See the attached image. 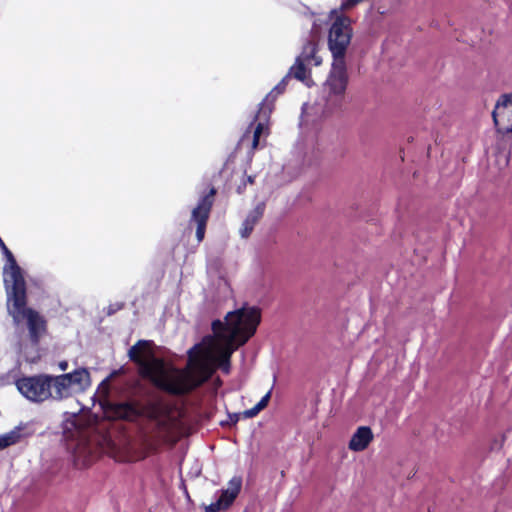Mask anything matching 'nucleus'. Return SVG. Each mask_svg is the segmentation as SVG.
Masks as SVG:
<instances>
[{
  "label": "nucleus",
  "instance_id": "obj_1",
  "mask_svg": "<svg viewBox=\"0 0 512 512\" xmlns=\"http://www.w3.org/2000/svg\"><path fill=\"white\" fill-rule=\"evenodd\" d=\"M260 310L255 306H243L227 313L225 322H212L213 336L204 339L188 350L189 365L193 369L207 370L210 374L219 368L225 374L230 372V358L238 347L254 335L260 323Z\"/></svg>",
  "mask_w": 512,
  "mask_h": 512
},
{
  "label": "nucleus",
  "instance_id": "obj_2",
  "mask_svg": "<svg viewBox=\"0 0 512 512\" xmlns=\"http://www.w3.org/2000/svg\"><path fill=\"white\" fill-rule=\"evenodd\" d=\"M351 20L346 16H336L328 34V47L332 54L331 71L323 84L321 97L324 108L331 112L338 108L348 83L346 52L351 43Z\"/></svg>",
  "mask_w": 512,
  "mask_h": 512
},
{
  "label": "nucleus",
  "instance_id": "obj_3",
  "mask_svg": "<svg viewBox=\"0 0 512 512\" xmlns=\"http://www.w3.org/2000/svg\"><path fill=\"white\" fill-rule=\"evenodd\" d=\"M0 249L6 258L3 281L7 294L8 313L16 325L26 319L32 345L36 347L39 338L45 332V321L37 312L26 308V283L22 269L1 238Z\"/></svg>",
  "mask_w": 512,
  "mask_h": 512
},
{
  "label": "nucleus",
  "instance_id": "obj_4",
  "mask_svg": "<svg viewBox=\"0 0 512 512\" xmlns=\"http://www.w3.org/2000/svg\"><path fill=\"white\" fill-rule=\"evenodd\" d=\"M150 341L139 340L128 356L139 367L142 376L150 379L159 388L175 395L185 394L200 384L190 370H179L147 352Z\"/></svg>",
  "mask_w": 512,
  "mask_h": 512
},
{
  "label": "nucleus",
  "instance_id": "obj_5",
  "mask_svg": "<svg viewBox=\"0 0 512 512\" xmlns=\"http://www.w3.org/2000/svg\"><path fill=\"white\" fill-rule=\"evenodd\" d=\"M92 384L87 368L79 367L60 375L50 374L51 400L64 401L86 392Z\"/></svg>",
  "mask_w": 512,
  "mask_h": 512
},
{
  "label": "nucleus",
  "instance_id": "obj_6",
  "mask_svg": "<svg viewBox=\"0 0 512 512\" xmlns=\"http://www.w3.org/2000/svg\"><path fill=\"white\" fill-rule=\"evenodd\" d=\"M19 393L28 401L43 403L51 400L50 374L23 376L15 381Z\"/></svg>",
  "mask_w": 512,
  "mask_h": 512
},
{
  "label": "nucleus",
  "instance_id": "obj_7",
  "mask_svg": "<svg viewBox=\"0 0 512 512\" xmlns=\"http://www.w3.org/2000/svg\"><path fill=\"white\" fill-rule=\"evenodd\" d=\"M496 130L500 134L512 133V93L503 94L492 112Z\"/></svg>",
  "mask_w": 512,
  "mask_h": 512
},
{
  "label": "nucleus",
  "instance_id": "obj_8",
  "mask_svg": "<svg viewBox=\"0 0 512 512\" xmlns=\"http://www.w3.org/2000/svg\"><path fill=\"white\" fill-rule=\"evenodd\" d=\"M215 193L216 190L211 188L209 193L199 199L197 206L192 210L191 220L197 224L196 237L199 242L203 240L205 235L206 224L213 205Z\"/></svg>",
  "mask_w": 512,
  "mask_h": 512
},
{
  "label": "nucleus",
  "instance_id": "obj_9",
  "mask_svg": "<svg viewBox=\"0 0 512 512\" xmlns=\"http://www.w3.org/2000/svg\"><path fill=\"white\" fill-rule=\"evenodd\" d=\"M242 486L241 477H233L227 489L221 490L215 502L205 506V512H219L227 509L235 500Z\"/></svg>",
  "mask_w": 512,
  "mask_h": 512
},
{
  "label": "nucleus",
  "instance_id": "obj_10",
  "mask_svg": "<svg viewBox=\"0 0 512 512\" xmlns=\"http://www.w3.org/2000/svg\"><path fill=\"white\" fill-rule=\"evenodd\" d=\"M101 405L106 416L113 419L132 421L140 414L138 409L128 402L112 403L105 400Z\"/></svg>",
  "mask_w": 512,
  "mask_h": 512
},
{
  "label": "nucleus",
  "instance_id": "obj_11",
  "mask_svg": "<svg viewBox=\"0 0 512 512\" xmlns=\"http://www.w3.org/2000/svg\"><path fill=\"white\" fill-rule=\"evenodd\" d=\"M290 80L291 78L288 76V74H286L282 80L273 88V90L266 96V98L260 104L259 117L262 115L263 117H266L271 112L272 103L278 95L285 91Z\"/></svg>",
  "mask_w": 512,
  "mask_h": 512
},
{
  "label": "nucleus",
  "instance_id": "obj_12",
  "mask_svg": "<svg viewBox=\"0 0 512 512\" xmlns=\"http://www.w3.org/2000/svg\"><path fill=\"white\" fill-rule=\"evenodd\" d=\"M27 424H20L11 431L0 435V450L18 443L22 438L32 435L33 431H26Z\"/></svg>",
  "mask_w": 512,
  "mask_h": 512
},
{
  "label": "nucleus",
  "instance_id": "obj_13",
  "mask_svg": "<svg viewBox=\"0 0 512 512\" xmlns=\"http://www.w3.org/2000/svg\"><path fill=\"white\" fill-rule=\"evenodd\" d=\"M373 439V433L368 426L359 427L349 442V449L352 451H363Z\"/></svg>",
  "mask_w": 512,
  "mask_h": 512
},
{
  "label": "nucleus",
  "instance_id": "obj_14",
  "mask_svg": "<svg viewBox=\"0 0 512 512\" xmlns=\"http://www.w3.org/2000/svg\"><path fill=\"white\" fill-rule=\"evenodd\" d=\"M264 210L265 204L261 202L248 213L247 217L243 221L242 227L240 228V235L242 238H248L250 236L256 223L262 218Z\"/></svg>",
  "mask_w": 512,
  "mask_h": 512
},
{
  "label": "nucleus",
  "instance_id": "obj_15",
  "mask_svg": "<svg viewBox=\"0 0 512 512\" xmlns=\"http://www.w3.org/2000/svg\"><path fill=\"white\" fill-rule=\"evenodd\" d=\"M287 74L291 79L294 78L308 87L313 84L310 65L300 61V59H295L294 64L290 67Z\"/></svg>",
  "mask_w": 512,
  "mask_h": 512
},
{
  "label": "nucleus",
  "instance_id": "obj_16",
  "mask_svg": "<svg viewBox=\"0 0 512 512\" xmlns=\"http://www.w3.org/2000/svg\"><path fill=\"white\" fill-rule=\"evenodd\" d=\"M317 49V43L312 38L303 45L302 51L296 59H300V61L310 66H319L322 63V58L317 55Z\"/></svg>",
  "mask_w": 512,
  "mask_h": 512
},
{
  "label": "nucleus",
  "instance_id": "obj_17",
  "mask_svg": "<svg viewBox=\"0 0 512 512\" xmlns=\"http://www.w3.org/2000/svg\"><path fill=\"white\" fill-rule=\"evenodd\" d=\"M93 458L92 449L86 443H81L75 448L74 459L77 465L88 466Z\"/></svg>",
  "mask_w": 512,
  "mask_h": 512
},
{
  "label": "nucleus",
  "instance_id": "obj_18",
  "mask_svg": "<svg viewBox=\"0 0 512 512\" xmlns=\"http://www.w3.org/2000/svg\"><path fill=\"white\" fill-rule=\"evenodd\" d=\"M271 397V390H269L261 400L252 408L243 412L245 418H253L260 413L267 405Z\"/></svg>",
  "mask_w": 512,
  "mask_h": 512
},
{
  "label": "nucleus",
  "instance_id": "obj_19",
  "mask_svg": "<svg viewBox=\"0 0 512 512\" xmlns=\"http://www.w3.org/2000/svg\"><path fill=\"white\" fill-rule=\"evenodd\" d=\"M164 413H166V408L160 403L151 404L147 411L148 416L151 419L158 421L161 425L163 424V421L160 419V416Z\"/></svg>",
  "mask_w": 512,
  "mask_h": 512
},
{
  "label": "nucleus",
  "instance_id": "obj_20",
  "mask_svg": "<svg viewBox=\"0 0 512 512\" xmlns=\"http://www.w3.org/2000/svg\"><path fill=\"white\" fill-rule=\"evenodd\" d=\"M265 129V124L263 122H259L257 126L254 129L253 133V141H252V148L256 149L259 144V138L260 135L263 133Z\"/></svg>",
  "mask_w": 512,
  "mask_h": 512
},
{
  "label": "nucleus",
  "instance_id": "obj_21",
  "mask_svg": "<svg viewBox=\"0 0 512 512\" xmlns=\"http://www.w3.org/2000/svg\"><path fill=\"white\" fill-rule=\"evenodd\" d=\"M362 1L363 0H343L340 5V10L341 11L349 10Z\"/></svg>",
  "mask_w": 512,
  "mask_h": 512
},
{
  "label": "nucleus",
  "instance_id": "obj_22",
  "mask_svg": "<svg viewBox=\"0 0 512 512\" xmlns=\"http://www.w3.org/2000/svg\"><path fill=\"white\" fill-rule=\"evenodd\" d=\"M105 390V394L107 395L108 393V379H105L101 382V384L99 385L98 387V390Z\"/></svg>",
  "mask_w": 512,
  "mask_h": 512
},
{
  "label": "nucleus",
  "instance_id": "obj_23",
  "mask_svg": "<svg viewBox=\"0 0 512 512\" xmlns=\"http://www.w3.org/2000/svg\"><path fill=\"white\" fill-rule=\"evenodd\" d=\"M58 367L61 371H66L69 367V364L66 360H63L58 363Z\"/></svg>",
  "mask_w": 512,
  "mask_h": 512
},
{
  "label": "nucleus",
  "instance_id": "obj_24",
  "mask_svg": "<svg viewBox=\"0 0 512 512\" xmlns=\"http://www.w3.org/2000/svg\"><path fill=\"white\" fill-rule=\"evenodd\" d=\"M38 357H39L38 355H34L32 357H26V360L30 361V362H35Z\"/></svg>",
  "mask_w": 512,
  "mask_h": 512
},
{
  "label": "nucleus",
  "instance_id": "obj_25",
  "mask_svg": "<svg viewBox=\"0 0 512 512\" xmlns=\"http://www.w3.org/2000/svg\"><path fill=\"white\" fill-rule=\"evenodd\" d=\"M336 14H337V10H335V9H334V10H332V11L330 12L331 18L333 17V15H336Z\"/></svg>",
  "mask_w": 512,
  "mask_h": 512
},
{
  "label": "nucleus",
  "instance_id": "obj_26",
  "mask_svg": "<svg viewBox=\"0 0 512 512\" xmlns=\"http://www.w3.org/2000/svg\"><path fill=\"white\" fill-rule=\"evenodd\" d=\"M247 181H248L249 183H253L254 179H253V177H252V176H249V177L247 178Z\"/></svg>",
  "mask_w": 512,
  "mask_h": 512
}]
</instances>
